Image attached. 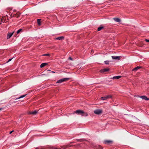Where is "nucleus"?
<instances>
[{
  "label": "nucleus",
  "mask_w": 149,
  "mask_h": 149,
  "mask_svg": "<svg viewBox=\"0 0 149 149\" xmlns=\"http://www.w3.org/2000/svg\"><path fill=\"white\" fill-rule=\"evenodd\" d=\"M102 113V111L101 109H97L95 110L94 111V113L96 114L99 115Z\"/></svg>",
  "instance_id": "obj_1"
},
{
  "label": "nucleus",
  "mask_w": 149,
  "mask_h": 149,
  "mask_svg": "<svg viewBox=\"0 0 149 149\" xmlns=\"http://www.w3.org/2000/svg\"><path fill=\"white\" fill-rule=\"evenodd\" d=\"M69 78H63V79H61L59 80H58L56 82V83H61L64 82L65 81H68L69 80Z\"/></svg>",
  "instance_id": "obj_2"
},
{
  "label": "nucleus",
  "mask_w": 149,
  "mask_h": 149,
  "mask_svg": "<svg viewBox=\"0 0 149 149\" xmlns=\"http://www.w3.org/2000/svg\"><path fill=\"white\" fill-rule=\"evenodd\" d=\"M14 32V31H13L12 33H8L7 34V39H10L13 35Z\"/></svg>",
  "instance_id": "obj_3"
},
{
  "label": "nucleus",
  "mask_w": 149,
  "mask_h": 149,
  "mask_svg": "<svg viewBox=\"0 0 149 149\" xmlns=\"http://www.w3.org/2000/svg\"><path fill=\"white\" fill-rule=\"evenodd\" d=\"M112 97V96L111 95H108L105 97H102L100 98V99L102 100H105L107 99H108L111 98Z\"/></svg>",
  "instance_id": "obj_4"
},
{
  "label": "nucleus",
  "mask_w": 149,
  "mask_h": 149,
  "mask_svg": "<svg viewBox=\"0 0 149 149\" xmlns=\"http://www.w3.org/2000/svg\"><path fill=\"white\" fill-rule=\"evenodd\" d=\"M112 142L113 141H112L106 140H104L103 142V143L104 144H106L108 145L111 144Z\"/></svg>",
  "instance_id": "obj_5"
},
{
  "label": "nucleus",
  "mask_w": 149,
  "mask_h": 149,
  "mask_svg": "<svg viewBox=\"0 0 149 149\" xmlns=\"http://www.w3.org/2000/svg\"><path fill=\"white\" fill-rule=\"evenodd\" d=\"M74 113H78V114H82L83 113H84V111L81 110H77L74 112Z\"/></svg>",
  "instance_id": "obj_6"
},
{
  "label": "nucleus",
  "mask_w": 149,
  "mask_h": 149,
  "mask_svg": "<svg viewBox=\"0 0 149 149\" xmlns=\"http://www.w3.org/2000/svg\"><path fill=\"white\" fill-rule=\"evenodd\" d=\"M109 69L108 68H105L100 70V72H104L109 71Z\"/></svg>",
  "instance_id": "obj_7"
},
{
  "label": "nucleus",
  "mask_w": 149,
  "mask_h": 149,
  "mask_svg": "<svg viewBox=\"0 0 149 149\" xmlns=\"http://www.w3.org/2000/svg\"><path fill=\"white\" fill-rule=\"evenodd\" d=\"M64 39V37L61 36L60 37H58L55 38V40H63Z\"/></svg>",
  "instance_id": "obj_8"
},
{
  "label": "nucleus",
  "mask_w": 149,
  "mask_h": 149,
  "mask_svg": "<svg viewBox=\"0 0 149 149\" xmlns=\"http://www.w3.org/2000/svg\"><path fill=\"white\" fill-rule=\"evenodd\" d=\"M19 14L16 13L15 14H11V16L12 17H16L17 18H18L19 17Z\"/></svg>",
  "instance_id": "obj_9"
},
{
  "label": "nucleus",
  "mask_w": 149,
  "mask_h": 149,
  "mask_svg": "<svg viewBox=\"0 0 149 149\" xmlns=\"http://www.w3.org/2000/svg\"><path fill=\"white\" fill-rule=\"evenodd\" d=\"M112 58L113 59H119L120 57L119 56H112Z\"/></svg>",
  "instance_id": "obj_10"
},
{
  "label": "nucleus",
  "mask_w": 149,
  "mask_h": 149,
  "mask_svg": "<svg viewBox=\"0 0 149 149\" xmlns=\"http://www.w3.org/2000/svg\"><path fill=\"white\" fill-rule=\"evenodd\" d=\"M121 76H116L113 77L112 78H111V79H118L121 77Z\"/></svg>",
  "instance_id": "obj_11"
},
{
  "label": "nucleus",
  "mask_w": 149,
  "mask_h": 149,
  "mask_svg": "<svg viewBox=\"0 0 149 149\" xmlns=\"http://www.w3.org/2000/svg\"><path fill=\"white\" fill-rule=\"evenodd\" d=\"M113 19L114 20V21L116 22H121V20L120 19L118 18H114Z\"/></svg>",
  "instance_id": "obj_12"
},
{
  "label": "nucleus",
  "mask_w": 149,
  "mask_h": 149,
  "mask_svg": "<svg viewBox=\"0 0 149 149\" xmlns=\"http://www.w3.org/2000/svg\"><path fill=\"white\" fill-rule=\"evenodd\" d=\"M141 68V66H137L135 68H134V69H132V71H136L139 69Z\"/></svg>",
  "instance_id": "obj_13"
},
{
  "label": "nucleus",
  "mask_w": 149,
  "mask_h": 149,
  "mask_svg": "<svg viewBox=\"0 0 149 149\" xmlns=\"http://www.w3.org/2000/svg\"><path fill=\"white\" fill-rule=\"evenodd\" d=\"M140 97L142 99H144L146 100H149V99L146 96H141Z\"/></svg>",
  "instance_id": "obj_14"
},
{
  "label": "nucleus",
  "mask_w": 149,
  "mask_h": 149,
  "mask_svg": "<svg viewBox=\"0 0 149 149\" xmlns=\"http://www.w3.org/2000/svg\"><path fill=\"white\" fill-rule=\"evenodd\" d=\"M37 113V111L36 110H35L29 113L30 114H32L34 115L36 114Z\"/></svg>",
  "instance_id": "obj_15"
},
{
  "label": "nucleus",
  "mask_w": 149,
  "mask_h": 149,
  "mask_svg": "<svg viewBox=\"0 0 149 149\" xmlns=\"http://www.w3.org/2000/svg\"><path fill=\"white\" fill-rule=\"evenodd\" d=\"M47 65V63H42L40 65V67L41 68Z\"/></svg>",
  "instance_id": "obj_16"
},
{
  "label": "nucleus",
  "mask_w": 149,
  "mask_h": 149,
  "mask_svg": "<svg viewBox=\"0 0 149 149\" xmlns=\"http://www.w3.org/2000/svg\"><path fill=\"white\" fill-rule=\"evenodd\" d=\"M88 114L86 112H85L84 111V113H83L82 114H81V116H88Z\"/></svg>",
  "instance_id": "obj_17"
},
{
  "label": "nucleus",
  "mask_w": 149,
  "mask_h": 149,
  "mask_svg": "<svg viewBox=\"0 0 149 149\" xmlns=\"http://www.w3.org/2000/svg\"><path fill=\"white\" fill-rule=\"evenodd\" d=\"M26 95V94L22 95L20 97H19L16 98L15 99V100H17V99H18L22 98H23V97H25Z\"/></svg>",
  "instance_id": "obj_18"
},
{
  "label": "nucleus",
  "mask_w": 149,
  "mask_h": 149,
  "mask_svg": "<svg viewBox=\"0 0 149 149\" xmlns=\"http://www.w3.org/2000/svg\"><path fill=\"white\" fill-rule=\"evenodd\" d=\"M104 28V27L102 26H101L99 27L97 29V31H100L102 29Z\"/></svg>",
  "instance_id": "obj_19"
},
{
  "label": "nucleus",
  "mask_w": 149,
  "mask_h": 149,
  "mask_svg": "<svg viewBox=\"0 0 149 149\" xmlns=\"http://www.w3.org/2000/svg\"><path fill=\"white\" fill-rule=\"evenodd\" d=\"M37 22L38 24L39 25H41L40 23V19H37Z\"/></svg>",
  "instance_id": "obj_20"
},
{
  "label": "nucleus",
  "mask_w": 149,
  "mask_h": 149,
  "mask_svg": "<svg viewBox=\"0 0 149 149\" xmlns=\"http://www.w3.org/2000/svg\"><path fill=\"white\" fill-rule=\"evenodd\" d=\"M22 29H19L17 32V34H18L21 31H22Z\"/></svg>",
  "instance_id": "obj_21"
},
{
  "label": "nucleus",
  "mask_w": 149,
  "mask_h": 149,
  "mask_svg": "<svg viewBox=\"0 0 149 149\" xmlns=\"http://www.w3.org/2000/svg\"><path fill=\"white\" fill-rule=\"evenodd\" d=\"M107 65H108L109 63V61H106L104 62Z\"/></svg>",
  "instance_id": "obj_22"
},
{
  "label": "nucleus",
  "mask_w": 149,
  "mask_h": 149,
  "mask_svg": "<svg viewBox=\"0 0 149 149\" xmlns=\"http://www.w3.org/2000/svg\"><path fill=\"white\" fill-rule=\"evenodd\" d=\"M49 56L50 54H45L42 55V56Z\"/></svg>",
  "instance_id": "obj_23"
},
{
  "label": "nucleus",
  "mask_w": 149,
  "mask_h": 149,
  "mask_svg": "<svg viewBox=\"0 0 149 149\" xmlns=\"http://www.w3.org/2000/svg\"><path fill=\"white\" fill-rule=\"evenodd\" d=\"M69 59L71 60H72V58L70 57V56L69 58H68Z\"/></svg>",
  "instance_id": "obj_24"
},
{
  "label": "nucleus",
  "mask_w": 149,
  "mask_h": 149,
  "mask_svg": "<svg viewBox=\"0 0 149 149\" xmlns=\"http://www.w3.org/2000/svg\"><path fill=\"white\" fill-rule=\"evenodd\" d=\"M12 58H10V59H9L8 60V61L7 62H9V61H10L12 60Z\"/></svg>",
  "instance_id": "obj_25"
},
{
  "label": "nucleus",
  "mask_w": 149,
  "mask_h": 149,
  "mask_svg": "<svg viewBox=\"0 0 149 149\" xmlns=\"http://www.w3.org/2000/svg\"><path fill=\"white\" fill-rule=\"evenodd\" d=\"M1 22H5V20H4L3 19H2L1 20Z\"/></svg>",
  "instance_id": "obj_26"
},
{
  "label": "nucleus",
  "mask_w": 149,
  "mask_h": 149,
  "mask_svg": "<svg viewBox=\"0 0 149 149\" xmlns=\"http://www.w3.org/2000/svg\"><path fill=\"white\" fill-rule=\"evenodd\" d=\"M145 41L147 42H149V39H146Z\"/></svg>",
  "instance_id": "obj_27"
},
{
  "label": "nucleus",
  "mask_w": 149,
  "mask_h": 149,
  "mask_svg": "<svg viewBox=\"0 0 149 149\" xmlns=\"http://www.w3.org/2000/svg\"><path fill=\"white\" fill-rule=\"evenodd\" d=\"M47 71H51L53 73H55V72H54V71H51V70H47Z\"/></svg>",
  "instance_id": "obj_28"
},
{
  "label": "nucleus",
  "mask_w": 149,
  "mask_h": 149,
  "mask_svg": "<svg viewBox=\"0 0 149 149\" xmlns=\"http://www.w3.org/2000/svg\"><path fill=\"white\" fill-rule=\"evenodd\" d=\"M55 48V47L54 46H52L51 47V48L54 49Z\"/></svg>",
  "instance_id": "obj_29"
},
{
  "label": "nucleus",
  "mask_w": 149,
  "mask_h": 149,
  "mask_svg": "<svg viewBox=\"0 0 149 149\" xmlns=\"http://www.w3.org/2000/svg\"><path fill=\"white\" fill-rule=\"evenodd\" d=\"M13 132H14V131H13V130H12V131H10V134H11V133H12Z\"/></svg>",
  "instance_id": "obj_30"
},
{
  "label": "nucleus",
  "mask_w": 149,
  "mask_h": 149,
  "mask_svg": "<svg viewBox=\"0 0 149 149\" xmlns=\"http://www.w3.org/2000/svg\"><path fill=\"white\" fill-rule=\"evenodd\" d=\"M2 108H0V110H2Z\"/></svg>",
  "instance_id": "obj_31"
}]
</instances>
